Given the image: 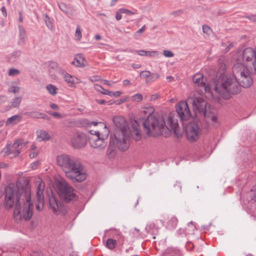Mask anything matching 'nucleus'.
<instances>
[{
	"mask_svg": "<svg viewBox=\"0 0 256 256\" xmlns=\"http://www.w3.org/2000/svg\"><path fill=\"white\" fill-rule=\"evenodd\" d=\"M188 102L192 104L196 114H199L204 118L209 116L210 104L202 96L198 94L190 97L188 98Z\"/></svg>",
	"mask_w": 256,
	"mask_h": 256,
	"instance_id": "6",
	"label": "nucleus"
},
{
	"mask_svg": "<svg viewBox=\"0 0 256 256\" xmlns=\"http://www.w3.org/2000/svg\"><path fill=\"white\" fill-rule=\"evenodd\" d=\"M104 136H100V133L98 131H94V136H92L90 140V144L94 148H104L106 146L104 142V140L107 138L108 135V129L106 125H104Z\"/></svg>",
	"mask_w": 256,
	"mask_h": 256,
	"instance_id": "8",
	"label": "nucleus"
},
{
	"mask_svg": "<svg viewBox=\"0 0 256 256\" xmlns=\"http://www.w3.org/2000/svg\"><path fill=\"white\" fill-rule=\"evenodd\" d=\"M71 142L75 148H80L84 147L87 143V138L82 132H78L72 137Z\"/></svg>",
	"mask_w": 256,
	"mask_h": 256,
	"instance_id": "13",
	"label": "nucleus"
},
{
	"mask_svg": "<svg viewBox=\"0 0 256 256\" xmlns=\"http://www.w3.org/2000/svg\"><path fill=\"white\" fill-rule=\"evenodd\" d=\"M20 73V72L18 70L14 68H10L8 70V75L10 76H14Z\"/></svg>",
	"mask_w": 256,
	"mask_h": 256,
	"instance_id": "37",
	"label": "nucleus"
},
{
	"mask_svg": "<svg viewBox=\"0 0 256 256\" xmlns=\"http://www.w3.org/2000/svg\"><path fill=\"white\" fill-rule=\"evenodd\" d=\"M75 36L80 40L82 38L81 30L80 26H77L76 31L75 33Z\"/></svg>",
	"mask_w": 256,
	"mask_h": 256,
	"instance_id": "45",
	"label": "nucleus"
},
{
	"mask_svg": "<svg viewBox=\"0 0 256 256\" xmlns=\"http://www.w3.org/2000/svg\"><path fill=\"white\" fill-rule=\"evenodd\" d=\"M202 30L203 32L206 34H209L210 31L211 30L210 27L206 24L202 26Z\"/></svg>",
	"mask_w": 256,
	"mask_h": 256,
	"instance_id": "44",
	"label": "nucleus"
},
{
	"mask_svg": "<svg viewBox=\"0 0 256 256\" xmlns=\"http://www.w3.org/2000/svg\"><path fill=\"white\" fill-rule=\"evenodd\" d=\"M192 80L195 84L200 87L201 90L204 89L206 92H210V88L204 82V76L202 74L197 73L195 74L192 78Z\"/></svg>",
	"mask_w": 256,
	"mask_h": 256,
	"instance_id": "15",
	"label": "nucleus"
},
{
	"mask_svg": "<svg viewBox=\"0 0 256 256\" xmlns=\"http://www.w3.org/2000/svg\"><path fill=\"white\" fill-rule=\"evenodd\" d=\"M38 138L39 141H47L50 140L51 136L46 131L44 130H38L36 131Z\"/></svg>",
	"mask_w": 256,
	"mask_h": 256,
	"instance_id": "21",
	"label": "nucleus"
},
{
	"mask_svg": "<svg viewBox=\"0 0 256 256\" xmlns=\"http://www.w3.org/2000/svg\"><path fill=\"white\" fill-rule=\"evenodd\" d=\"M21 55V52L20 50H16L14 52H12L9 58L8 59L10 60H16L17 58H19Z\"/></svg>",
	"mask_w": 256,
	"mask_h": 256,
	"instance_id": "31",
	"label": "nucleus"
},
{
	"mask_svg": "<svg viewBox=\"0 0 256 256\" xmlns=\"http://www.w3.org/2000/svg\"><path fill=\"white\" fill-rule=\"evenodd\" d=\"M102 82H103V84H106V85H108L109 86H111V84L110 83V82L108 80H102Z\"/></svg>",
	"mask_w": 256,
	"mask_h": 256,
	"instance_id": "64",
	"label": "nucleus"
},
{
	"mask_svg": "<svg viewBox=\"0 0 256 256\" xmlns=\"http://www.w3.org/2000/svg\"><path fill=\"white\" fill-rule=\"evenodd\" d=\"M136 53L141 56H146L149 57H154L160 54V52L158 51H147L144 50H137Z\"/></svg>",
	"mask_w": 256,
	"mask_h": 256,
	"instance_id": "22",
	"label": "nucleus"
},
{
	"mask_svg": "<svg viewBox=\"0 0 256 256\" xmlns=\"http://www.w3.org/2000/svg\"><path fill=\"white\" fill-rule=\"evenodd\" d=\"M40 162L38 161H36V162H34L31 164V166L32 169L36 168L38 166Z\"/></svg>",
	"mask_w": 256,
	"mask_h": 256,
	"instance_id": "51",
	"label": "nucleus"
},
{
	"mask_svg": "<svg viewBox=\"0 0 256 256\" xmlns=\"http://www.w3.org/2000/svg\"><path fill=\"white\" fill-rule=\"evenodd\" d=\"M84 58L81 54H76L72 64L78 67H81L84 66Z\"/></svg>",
	"mask_w": 256,
	"mask_h": 256,
	"instance_id": "23",
	"label": "nucleus"
},
{
	"mask_svg": "<svg viewBox=\"0 0 256 256\" xmlns=\"http://www.w3.org/2000/svg\"><path fill=\"white\" fill-rule=\"evenodd\" d=\"M50 108L52 110H58V108L57 104L52 102L50 103Z\"/></svg>",
	"mask_w": 256,
	"mask_h": 256,
	"instance_id": "52",
	"label": "nucleus"
},
{
	"mask_svg": "<svg viewBox=\"0 0 256 256\" xmlns=\"http://www.w3.org/2000/svg\"><path fill=\"white\" fill-rule=\"evenodd\" d=\"M58 7L60 8V10H62V12H64V13H66V14H68V8H67L66 6L64 4V3L58 4Z\"/></svg>",
	"mask_w": 256,
	"mask_h": 256,
	"instance_id": "41",
	"label": "nucleus"
},
{
	"mask_svg": "<svg viewBox=\"0 0 256 256\" xmlns=\"http://www.w3.org/2000/svg\"><path fill=\"white\" fill-rule=\"evenodd\" d=\"M7 100L6 96H0V104L5 102Z\"/></svg>",
	"mask_w": 256,
	"mask_h": 256,
	"instance_id": "49",
	"label": "nucleus"
},
{
	"mask_svg": "<svg viewBox=\"0 0 256 256\" xmlns=\"http://www.w3.org/2000/svg\"><path fill=\"white\" fill-rule=\"evenodd\" d=\"M106 246L108 249L112 250L116 246V241L112 238H108L106 241Z\"/></svg>",
	"mask_w": 256,
	"mask_h": 256,
	"instance_id": "26",
	"label": "nucleus"
},
{
	"mask_svg": "<svg viewBox=\"0 0 256 256\" xmlns=\"http://www.w3.org/2000/svg\"><path fill=\"white\" fill-rule=\"evenodd\" d=\"M48 69L50 76L54 80L56 78V73L61 74L62 73H64V70L59 66L57 62L52 61L48 62Z\"/></svg>",
	"mask_w": 256,
	"mask_h": 256,
	"instance_id": "14",
	"label": "nucleus"
},
{
	"mask_svg": "<svg viewBox=\"0 0 256 256\" xmlns=\"http://www.w3.org/2000/svg\"><path fill=\"white\" fill-rule=\"evenodd\" d=\"M20 119V118L18 115H14L8 119L6 122V124H16V122H15L16 120L19 121Z\"/></svg>",
	"mask_w": 256,
	"mask_h": 256,
	"instance_id": "29",
	"label": "nucleus"
},
{
	"mask_svg": "<svg viewBox=\"0 0 256 256\" xmlns=\"http://www.w3.org/2000/svg\"><path fill=\"white\" fill-rule=\"evenodd\" d=\"M56 162L66 176L73 182H80L86 179L87 174L84 171L80 160L78 158L62 154L56 156Z\"/></svg>",
	"mask_w": 256,
	"mask_h": 256,
	"instance_id": "5",
	"label": "nucleus"
},
{
	"mask_svg": "<svg viewBox=\"0 0 256 256\" xmlns=\"http://www.w3.org/2000/svg\"><path fill=\"white\" fill-rule=\"evenodd\" d=\"M8 166L7 164L0 163V168H6Z\"/></svg>",
	"mask_w": 256,
	"mask_h": 256,
	"instance_id": "61",
	"label": "nucleus"
},
{
	"mask_svg": "<svg viewBox=\"0 0 256 256\" xmlns=\"http://www.w3.org/2000/svg\"><path fill=\"white\" fill-rule=\"evenodd\" d=\"M142 98L143 97L142 94H135L132 96V100L134 102H140L142 100Z\"/></svg>",
	"mask_w": 256,
	"mask_h": 256,
	"instance_id": "35",
	"label": "nucleus"
},
{
	"mask_svg": "<svg viewBox=\"0 0 256 256\" xmlns=\"http://www.w3.org/2000/svg\"><path fill=\"white\" fill-rule=\"evenodd\" d=\"M126 98L120 99V100H118V104H120L122 103L126 102Z\"/></svg>",
	"mask_w": 256,
	"mask_h": 256,
	"instance_id": "63",
	"label": "nucleus"
},
{
	"mask_svg": "<svg viewBox=\"0 0 256 256\" xmlns=\"http://www.w3.org/2000/svg\"><path fill=\"white\" fill-rule=\"evenodd\" d=\"M123 84L124 86H127L130 84V82L128 80H125L123 81Z\"/></svg>",
	"mask_w": 256,
	"mask_h": 256,
	"instance_id": "62",
	"label": "nucleus"
},
{
	"mask_svg": "<svg viewBox=\"0 0 256 256\" xmlns=\"http://www.w3.org/2000/svg\"><path fill=\"white\" fill-rule=\"evenodd\" d=\"M47 113L48 114H49L52 116H54V117H56L58 118H62V116L61 114H60V113L58 112H51V111H48V112H47Z\"/></svg>",
	"mask_w": 256,
	"mask_h": 256,
	"instance_id": "43",
	"label": "nucleus"
},
{
	"mask_svg": "<svg viewBox=\"0 0 256 256\" xmlns=\"http://www.w3.org/2000/svg\"><path fill=\"white\" fill-rule=\"evenodd\" d=\"M22 98L20 97H16L13 98L11 102V106L12 108H18L21 102Z\"/></svg>",
	"mask_w": 256,
	"mask_h": 256,
	"instance_id": "28",
	"label": "nucleus"
},
{
	"mask_svg": "<svg viewBox=\"0 0 256 256\" xmlns=\"http://www.w3.org/2000/svg\"><path fill=\"white\" fill-rule=\"evenodd\" d=\"M251 191L252 193L250 194L252 200L256 202V190L252 188Z\"/></svg>",
	"mask_w": 256,
	"mask_h": 256,
	"instance_id": "48",
	"label": "nucleus"
},
{
	"mask_svg": "<svg viewBox=\"0 0 256 256\" xmlns=\"http://www.w3.org/2000/svg\"><path fill=\"white\" fill-rule=\"evenodd\" d=\"M31 256H42V253L40 252H34Z\"/></svg>",
	"mask_w": 256,
	"mask_h": 256,
	"instance_id": "54",
	"label": "nucleus"
},
{
	"mask_svg": "<svg viewBox=\"0 0 256 256\" xmlns=\"http://www.w3.org/2000/svg\"><path fill=\"white\" fill-rule=\"evenodd\" d=\"M96 101L100 104H104L106 102L104 100H97Z\"/></svg>",
	"mask_w": 256,
	"mask_h": 256,
	"instance_id": "56",
	"label": "nucleus"
},
{
	"mask_svg": "<svg viewBox=\"0 0 256 256\" xmlns=\"http://www.w3.org/2000/svg\"><path fill=\"white\" fill-rule=\"evenodd\" d=\"M200 122H190L186 128V136L191 141H195L198 139L201 133Z\"/></svg>",
	"mask_w": 256,
	"mask_h": 256,
	"instance_id": "10",
	"label": "nucleus"
},
{
	"mask_svg": "<svg viewBox=\"0 0 256 256\" xmlns=\"http://www.w3.org/2000/svg\"><path fill=\"white\" fill-rule=\"evenodd\" d=\"M122 12H120L119 10L116 12V19L117 20H121V18H122L121 14H122Z\"/></svg>",
	"mask_w": 256,
	"mask_h": 256,
	"instance_id": "50",
	"label": "nucleus"
},
{
	"mask_svg": "<svg viewBox=\"0 0 256 256\" xmlns=\"http://www.w3.org/2000/svg\"><path fill=\"white\" fill-rule=\"evenodd\" d=\"M49 204L53 212L56 214L64 215L66 212L64 207L58 200L56 196L53 193L49 196Z\"/></svg>",
	"mask_w": 256,
	"mask_h": 256,
	"instance_id": "12",
	"label": "nucleus"
},
{
	"mask_svg": "<svg viewBox=\"0 0 256 256\" xmlns=\"http://www.w3.org/2000/svg\"><path fill=\"white\" fill-rule=\"evenodd\" d=\"M18 144L14 141L12 144L8 142L6 147L4 148L0 152L3 156H10V158L18 156L20 153Z\"/></svg>",
	"mask_w": 256,
	"mask_h": 256,
	"instance_id": "11",
	"label": "nucleus"
},
{
	"mask_svg": "<svg viewBox=\"0 0 256 256\" xmlns=\"http://www.w3.org/2000/svg\"><path fill=\"white\" fill-rule=\"evenodd\" d=\"M44 20L48 28L50 30H52L53 26L52 22L47 14H44Z\"/></svg>",
	"mask_w": 256,
	"mask_h": 256,
	"instance_id": "32",
	"label": "nucleus"
},
{
	"mask_svg": "<svg viewBox=\"0 0 256 256\" xmlns=\"http://www.w3.org/2000/svg\"><path fill=\"white\" fill-rule=\"evenodd\" d=\"M188 104L187 99L186 102H180L176 106V111L181 121L187 120L192 118Z\"/></svg>",
	"mask_w": 256,
	"mask_h": 256,
	"instance_id": "9",
	"label": "nucleus"
},
{
	"mask_svg": "<svg viewBox=\"0 0 256 256\" xmlns=\"http://www.w3.org/2000/svg\"><path fill=\"white\" fill-rule=\"evenodd\" d=\"M1 10L3 16L6 17L7 15V12H6V7L4 6H3L1 8Z\"/></svg>",
	"mask_w": 256,
	"mask_h": 256,
	"instance_id": "53",
	"label": "nucleus"
},
{
	"mask_svg": "<svg viewBox=\"0 0 256 256\" xmlns=\"http://www.w3.org/2000/svg\"><path fill=\"white\" fill-rule=\"evenodd\" d=\"M132 67L134 69L139 68L141 67V65L140 64H133L132 65Z\"/></svg>",
	"mask_w": 256,
	"mask_h": 256,
	"instance_id": "57",
	"label": "nucleus"
},
{
	"mask_svg": "<svg viewBox=\"0 0 256 256\" xmlns=\"http://www.w3.org/2000/svg\"><path fill=\"white\" fill-rule=\"evenodd\" d=\"M178 220L175 216H172L168 222V227L170 230L176 228L177 226Z\"/></svg>",
	"mask_w": 256,
	"mask_h": 256,
	"instance_id": "24",
	"label": "nucleus"
},
{
	"mask_svg": "<svg viewBox=\"0 0 256 256\" xmlns=\"http://www.w3.org/2000/svg\"><path fill=\"white\" fill-rule=\"evenodd\" d=\"M113 122L116 126L114 137L117 141V147L118 150L125 151L128 149V144L126 140L130 138V134H135L136 140L140 138V124L138 121L134 120L132 122L130 128L128 127L125 119L122 116H114Z\"/></svg>",
	"mask_w": 256,
	"mask_h": 256,
	"instance_id": "4",
	"label": "nucleus"
},
{
	"mask_svg": "<svg viewBox=\"0 0 256 256\" xmlns=\"http://www.w3.org/2000/svg\"><path fill=\"white\" fill-rule=\"evenodd\" d=\"M96 89L98 91L100 92L101 94H106V92H110L108 90H105L101 86H100V85H96Z\"/></svg>",
	"mask_w": 256,
	"mask_h": 256,
	"instance_id": "39",
	"label": "nucleus"
},
{
	"mask_svg": "<svg viewBox=\"0 0 256 256\" xmlns=\"http://www.w3.org/2000/svg\"><path fill=\"white\" fill-rule=\"evenodd\" d=\"M154 110L152 108H144L140 112L142 120L138 122H142L143 130L146 134L154 136L162 134L165 130L164 136L167 137L173 131L174 135L178 138L182 136L180 128L177 121H174L172 116L170 114L168 117V124H166L162 116H154L152 114Z\"/></svg>",
	"mask_w": 256,
	"mask_h": 256,
	"instance_id": "2",
	"label": "nucleus"
},
{
	"mask_svg": "<svg viewBox=\"0 0 256 256\" xmlns=\"http://www.w3.org/2000/svg\"><path fill=\"white\" fill-rule=\"evenodd\" d=\"M116 142L117 143V141L116 140L115 137L114 138H110L109 145L106 150V154L110 158L114 156V151L116 148Z\"/></svg>",
	"mask_w": 256,
	"mask_h": 256,
	"instance_id": "17",
	"label": "nucleus"
},
{
	"mask_svg": "<svg viewBox=\"0 0 256 256\" xmlns=\"http://www.w3.org/2000/svg\"><path fill=\"white\" fill-rule=\"evenodd\" d=\"M186 246L188 247V248H189L190 247V250H191L194 248V244L190 242H188Z\"/></svg>",
	"mask_w": 256,
	"mask_h": 256,
	"instance_id": "58",
	"label": "nucleus"
},
{
	"mask_svg": "<svg viewBox=\"0 0 256 256\" xmlns=\"http://www.w3.org/2000/svg\"><path fill=\"white\" fill-rule=\"evenodd\" d=\"M144 28H145V26H142L140 29H139L136 32L137 33H142V32L144 31Z\"/></svg>",
	"mask_w": 256,
	"mask_h": 256,
	"instance_id": "60",
	"label": "nucleus"
},
{
	"mask_svg": "<svg viewBox=\"0 0 256 256\" xmlns=\"http://www.w3.org/2000/svg\"><path fill=\"white\" fill-rule=\"evenodd\" d=\"M4 204L7 208L15 206L14 219L18 220L22 218L28 220L32 216L34 206L31 201V192L29 182L21 179L16 184H10L5 188Z\"/></svg>",
	"mask_w": 256,
	"mask_h": 256,
	"instance_id": "1",
	"label": "nucleus"
},
{
	"mask_svg": "<svg viewBox=\"0 0 256 256\" xmlns=\"http://www.w3.org/2000/svg\"><path fill=\"white\" fill-rule=\"evenodd\" d=\"M46 90L52 96H54L57 94V88L52 84H49L46 86Z\"/></svg>",
	"mask_w": 256,
	"mask_h": 256,
	"instance_id": "27",
	"label": "nucleus"
},
{
	"mask_svg": "<svg viewBox=\"0 0 256 256\" xmlns=\"http://www.w3.org/2000/svg\"><path fill=\"white\" fill-rule=\"evenodd\" d=\"M106 95L110 96H114V97H118L122 94V92L120 91H117L115 92H106Z\"/></svg>",
	"mask_w": 256,
	"mask_h": 256,
	"instance_id": "38",
	"label": "nucleus"
},
{
	"mask_svg": "<svg viewBox=\"0 0 256 256\" xmlns=\"http://www.w3.org/2000/svg\"><path fill=\"white\" fill-rule=\"evenodd\" d=\"M163 54L166 58H172L174 56V54L172 51L168 50H164Z\"/></svg>",
	"mask_w": 256,
	"mask_h": 256,
	"instance_id": "40",
	"label": "nucleus"
},
{
	"mask_svg": "<svg viewBox=\"0 0 256 256\" xmlns=\"http://www.w3.org/2000/svg\"><path fill=\"white\" fill-rule=\"evenodd\" d=\"M18 29L20 38L22 42H24L26 36L25 29L22 26H19Z\"/></svg>",
	"mask_w": 256,
	"mask_h": 256,
	"instance_id": "30",
	"label": "nucleus"
},
{
	"mask_svg": "<svg viewBox=\"0 0 256 256\" xmlns=\"http://www.w3.org/2000/svg\"><path fill=\"white\" fill-rule=\"evenodd\" d=\"M26 115L36 118H41L46 120H49L50 118L44 113L38 112H26Z\"/></svg>",
	"mask_w": 256,
	"mask_h": 256,
	"instance_id": "20",
	"label": "nucleus"
},
{
	"mask_svg": "<svg viewBox=\"0 0 256 256\" xmlns=\"http://www.w3.org/2000/svg\"><path fill=\"white\" fill-rule=\"evenodd\" d=\"M20 88L16 86H12L8 90L9 92L16 93L19 92Z\"/></svg>",
	"mask_w": 256,
	"mask_h": 256,
	"instance_id": "42",
	"label": "nucleus"
},
{
	"mask_svg": "<svg viewBox=\"0 0 256 256\" xmlns=\"http://www.w3.org/2000/svg\"><path fill=\"white\" fill-rule=\"evenodd\" d=\"M61 75L63 76L64 81L68 82L70 86H72L74 84L78 83V78L67 73L64 70V73H62Z\"/></svg>",
	"mask_w": 256,
	"mask_h": 256,
	"instance_id": "18",
	"label": "nucleus"
},
{
	"mask_svg": "<svg viewBox=\"0 0 256 256\" xmlns=\"http://www.w3.org/2000/svg\"><path fill=\"white\" fill-rule=\"evenodd\" d=\"M253 84V80L247 70L240 72L239 75L233 77L229 74H221L214 81V90L224 98H230L232 94H236L241 90V86L248 88Z\"/></svg>",
	"mask_w": 256,
	"mask_h": 256,
	"instance_id": "3",
	"label": "nucleus"
},
{
	"mask_svg": "<svg viewBox=\"0 0 256 256\" xmlns=\"http://www.w3.org/2000/svg\"><path fill=\"white\" fill-rule=\"evenodd\" d=\"M15 142H16L17 144H18V148H20V152L22 151V149L26 145V144L28 143V142H24L22 140H16Z\"/></svg>",
	"mask_w": 256,
	"mask_h": 256,
	"instance_id": "34",
	"label": "nucleus"
},
{
	"mask_svg": "<svg viewBox=\"0 0 256 256\" xmlns=\"http://www.w3.org/2000/svg\"><path fill=\"white\" fill-rule=\"evenodd\" d=\"M43 189L42 190L40 184L37 188L36 196L38 204L36 205V208L38 211L42 210L44 206V195L42 194Z\"/></svg>",
	"mask_w": 256,
	"mask_h": 256,
	"instance_id": "16",
	"label": "nucleus"
},
{
	"mask_svg": "<svg viewBox=\"0 0 256 256\" xmlns=\"http://www.w3.org/2000/svg\"><path fill=\"white\" fill-rule=\"evenodd\" d=\"M158 94H154L151 96V100H155L158 98Z\"/></svg>",
	"mask_w": 256,
	"mask_h": 256,
	"instance_id": "59",
	"label": "nucleus"
},
{
	"mask_svg": "<svg viewBox=\"0 0 256 256\" xmlns=\"http://www.w3.org/2000/svg\"><path fill=\"white\" fill-rule=\"evenodd\" d=\"M146 230L148 232H151L153 234L156 235L158 228L154 222H150L147 225Z\"/></svg>",
	"mask_w": 256,
	"mask_h": 256,
	"instance_id": "25",
	"label": "nucleus"
},
{
	"mask_svg": "<svg viewBox=\"0 0 256 256\" xmlns=\"http://www.w3.org/2000/svg\"><path fill=\"white\" fill-rule=\"evenodd\" d=\"M150 79L149 80L154 81L160 78V75L157 73H152V74H151V76H150Z\"/></svg>",
	"mask_w": 256,
	"mask_h": 256,
	"instance_id": "46",
	"label": "nucleus"
},
{
	"mask_svg": "<svg viewBox=\"0 0 256 256\" xmlns=\"http://www.w3.org/2000/svg\"><path fill=\"white\" fill-rule=\"evenodd\" d=\"M247 67L246 66L242 63H236L235 64L232 68V76L233 77H235L237 75H239L240 72H244V70H247Z\"/></svg>",
	"mask_w": 256,
	"mask_h": 256,
	"instance_id": "19",
	"label": "nucleus"
},
{
	"mask_svg": "<svg viewBox=\"0 0 256 256\" xmlns=\"http://www.w3.org/2000/svg\"><path fill=\"white\" fill-rule=\"evenodd\" d=\"M120 12H122L123 14H126L128 15H133L136 14L138 13V10H134V11H131L128 9L122 8L119 10Z\"/></svg>",
	"mask_w": 256,
	"mask_h": 256,
	"instance_id": "33",
	"label": "nucleus"
},
{
	"mask_svg": "<svg viewBox=\"0 0 256 256\" xmlns=\"http://www.w3.org/2000/svg\"><path fill=\"white\" fill-rule=\"evenodd\" d=\"M38 153L37 152H33L30 154V158H36L38 156Z\"/></svg>",
	"mask_w": 256,
	"mask_h": 256,
	"instance_id": "55",
	"label": "nucleus"
},
{
	"mask_svg": "<svg viewBox=\"0 0 256 256\" xmlns=\"http://www.w3.org/2000/svg\"><path fill=\"white\" fill-rule=\"evenodd\" d=\"M184 12L182 10H178L176 11H173L170 13V14L174 15L175 16H178L182 14Z\"/></svg>",
	"mask_w": 256,
	"mask_h": 256,
	"instance_id": "47",
	"label": "nucleus"
},
{
	"mask_svg": "<svg viewBox=\"0 0 256 256\" xmlns=\"http://www.w3.org/2000/svg\"><path fill=\"white\" fill-rule=\"evenodd\" d=\"M58 194L65 202H68L76 200V195L74 190L66 180L61 178L58 180L56 184Z\"/></svg>",
	"mask_w": 256,
	"mask_h": 256,
	"instance_id": "7",
	"label": "nucleus"
},
{
	"mask_svg": "<svg viewBox=\"0 0 256 256\" xmlns=\"http://www.w3.org/2000/svg\"><path fill=\"white\" fill-rule=\"evenodd\" d=\"M140 78H148L151 76V72L148 70H144L140 72Z\"/></svg>",
	"mask_w": 256,
	"mask_h": 256,
	"instance_id": "36",
	"label": "nucleus"
}]
</instances>
